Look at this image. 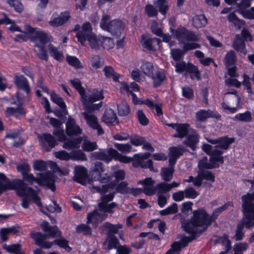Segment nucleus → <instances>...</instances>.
Returning <instances> with one entry per match:
<instances>
[{"mask_svg": "<svg viewBox=\"0 0 254 254\" xmlns=\"http://www.w3.org/2000/svg\"><path fill=\"white\" fill-rule=\"evenodd\" d=\"M81 30L76 33V37L78 42L81 45H84L86 41L89 43L90 47L92 49L98 50L100 47L104 49L111 48L107 43L111 42V39L108 37H103L97 39L96 35L92 32V27L89 21L85 22L81 26Z\"/></svg>", "mask_w": 254, "mask_h": 254, "instance_id": "obj_1", "label": "nucleus"}, {"mask_svg": "<svg viewBox=\"0 0 254 254\" xmlns=\"http://www.w3.org/2000/svg\"><path fill=\"white\" fill-rule=\"evenodd\" d=\"M212 224L209 221V214L204 208L194 210L193 215L190 220L181 222V225L186 233L196 231L199 235L205 232Z\"/></svg>", "mask_w": 254, "mask_h": 254, "instance_id": "obj_2", "label": "nucleus"}, {"mask_svg": "<svg viewBox=\"0 0 254 254\" xmlns=\"http://www.w3.org/2000/svg\"><path fill=\"white\" fill-rule=\"evenodd\" d=\"M30 237L34 241L35 245L42 249H50L54 245H56L65 249L67 252H69L72 249L69 246L68 241L62 236L60 238L56 239L52 242L45 241L47 239V235H43L40 232L32 231L30 233Z\"/></svg>", "mask_w": 254, "mask_h": 254, "instance_id": "obj_3", "label": "nucleus"}, {"mask_svg": "<svg viewBox=\"0 0 254 254\" xmlns=\"http://www.w3.org/2000/svg\"><path fill=\"white\" fill-rule=\"evenodd\" d=\"M110 16L108 15H103L100 23V26L104 31L110 32L117 38H120L122 32L124 29L123 22L118 19H114L109 22Z\"/></svg>", "mask_w": 254, "mask_h": 254, "instance_id": "obj_4", "label": "nucleus"}, {"mask_svg": "<svg viewBox=\"0 0 254 254\" xmlns=\"http://www.w3.org/2000/svg\"><path fill=\"white\" fill-rule=\"evenodd\" d=\"M24 183L19 180H10L4 174L0 173V195L7 190H14L17 195H23L22 185Z\"/></svg>", "mask_w": 254, "mask_h": 254, "instance_id": "obj_5", "label": "nucleus"}, {"mask_svg": "<svg viewBox=\"0 0 254 254\" xmlns=\"http://www.w3.org/2000/svg\"><path fill=\"white\" fill-rule=\"evenodd\" d=\"M15 180H19L24 183L23 185H22V188L24 190L22 192L23 195L28 194L32 197L33 202L36 203L38 206H41L42 205L40 198L38 196L36 190L32 188L28 187V185H32L34 182L38 184V178L35 177L32 174L28 173L22 176V180L19 179H15ZM21 196H22V195Z\"/></svg>", "mask_w": 254, "mask_h": 254, "instance_id": "obj_6", "label": "nucleus"}, {"mask_svg": "<svg viewBox=\"0 0 254 254\" xmlns=\"http://www.w3.org/2000/svg\"><path fill=\"white\" fill-rule=\"evenodd\" d=\"M169 31L174 34L176 39L180 43H183L185 41L197 42L199 41L198 35L185 27H179L176 29L170 27Z\"/></svg>", "mask_w": 254, "mask_h": 254, "instance_id": "obj_7", "label": "nucleus"}, {"mask_svg": "<svg viewBox=\"0 0 254 254\" xmlns=\"http://www.w3.org/2000/svg\"><path fill=\"white\" fill-rule=\"evenodd\" d=\"M130 94L132 97V103L134 105H145L151 110L155 109L156 115L159 117H163V112L162 108V104H155L154 102L149 98L140 100L138 99L137 95L133 92L130 91Z\"/></svg>", "mask_w": 254, "mask_h": 254, "instance_id": "obj_8", "label": "nucleus"}, {"mask_svg": "<svg viewBox=\"0 0 254 254\" xmlns=\"http://www.w3.org/2000/svg\"><path fill=\"white\" fill-rule=\"evenodd\" d=\"M38 184L39 185L46 186L48 189L55 192L56 190L54 175L50 172L41 173L38 178Z\"/></svg>", "mask_w": 254, "mask_h": 254, "instance_id": "obj_9", "label": "nucleus"}, {"mask_svg": "<svg viewBox=\"0 0 254 254\" xmlns=\"http://www.w3.org/2000/svg\"><path fill=\"white\" fill-rule=\"evenodd\" d=\"M70 18V12L65 10L61 12L60 15L56 12H54L51 17V20L49 21L50 26L54 27H58L66 23Z\"/></svg>", "mask_w": 254, "mask_h": 254, "instance_id": "obj_10", "label": "nucleus"}, {"mask_svg": "<svg viewBox=\"0 0 254 254\" xmlns=\"http://www.w3.org/2000/svg\"><path fill=\"white\" fill-rule=\"evenodd\" d=\"M13 83L18 89L24 91L27 95L31 93L28 80L23 74L15 73L13 77Z\"/></svg>", "mask_w": 254, "mask_h": 254, "instance_id": "obj_11", "label": "nucleus"}, {"mask_svg": "<svg viewBox=\"0 0 254 254\" xmlns=\"http://www.w3.org/2000/svg\"><path fill=\"white\" fill-rule=\"evenodd\" d=\"M16 97L18 102L17 107L16 108L13 107L6 108L4 111V115L6 118L13 116L16 119H18L19 116L25 115L26 113V110L22 107L23 102L21 101L20 98L18 96H17Z\"/></svg>", "mask_w": 254, "mask_h": 254, "instance_id": "obj_12", "label": "nucleus"}, {"mask_svg": "<svg viewBox=\"0 0 254 254\" xmlns=\"http://www.w3.org/2000/svg\"><path fill=\"white\" fill-rule=\"evenodd\" d=\"M140 43L142 46L150 52H155L156 50L155 45H159L161 40L156 37L151 38L148 35L143 34L141 35Z\"/></svg>", "mask_w": 254, "mask_h": 254, "instance_id": "obj_13", "label": "nucleus"}, {"mask_svg": "<svg viewBox=\"0 0 254 254\" xmlns=\"http://www.w3.org/2000/svg\"><path fill=\"white\" fill-rule=\"evenodd\" d=\"M39 142L42 147H46L45 150L49 151L57 144V140L55 137L49 133H43L41 136L38 137Z\"/></svg>", "mask_w": 254, "mask_h": 254, "instance_id": "obj_14", "label": "nucleus"}, {"mask_svg": "<svg viewBox=\"0 0 254 254\" xmlns=\"http://www.w3.org/2000/svg\"><path fill=\"white\" fill-rule=\"evenodd\" d=\"M209 118L220 120L221 116L217 112H213L209 109H200L196 113V120L199 122H205Z\"/></svg>", "mask_w": 254, "mask_h": 254, "instance_id": "obj_15", "label": "nucleus"}, {"mask_svg": "<svg viewBox=\"0 0 254 254\" xmlns=\"http://www.w3.org/2000/svg\"><path fill=\"white\" fill-rule=\"evenodd\" d=\"M90 114L85 112L83 113L84 118L88 125L92 129H96L98 134H104V131L98 123L97 117L94 114Z\"/></svg>", "mask_w": 254, "mask_h": 254, "instance_id": "obj_16", "label": "nucleus"}, {"mask_svg": "<svg viewBox=\"0 0 254 254\" xmlns=\"http://www.w3.org/2000/svg\"><path fill=\"white\" fill-rule=\"evenodd\" d=\"M65 132L69 136L78 135L82 133V129L76 125L75 120L69 117L65 124Z\"/></svg>", "mask_w": 254, "mask_h": 254, "instance_id": "obj_17", "label": "nucleus"}, {"mask_svg": "<svg viewBox=\"0 0 254 254\" xmlns=\"http://www.w3.org/2000/svg\"><path fill=\"white\" fill-rule=\"evenodd\" d=\"M88 177L87 170L82 166H76L74 170L73 180L77 183L84 185Z\"/></svg>", "mask_w": 254, "mask_h": 254, "instance_id": "obj_18", "label": "nucleus"}, {"mask_svg": "<svg viewBox=\"0 0 254 254\" xmlns=\"http://www.w3.org/2000/svg\"><path fill=\"white\" fill-rule=\"evenodd\" d=\"M242 209L243 216L241 221L237 225V231H243L244 227L247 229L254 227V220L245 210Z\"/></svg>", "mask_w": 254, "mask_h": 254, "instance_id": "obj_19", "label": "nucleus"}, {"mask_svg": "<svg viewBox=\"0 0 254 254\" xmlns=\"http://www.w3.org/2000/svg\"><path fill=\"white\" fill-rule=\"evenodd\" d=\"M139 183L143 185L142 191L146 195L152 196L156 193L155 181L152 178H146L143 180L140 181Z\"/></svg>", "mask_w": 254, "mask_h": 254, "instance_id": "obj_20", "label": "nucleus"}, {"mask_svg": "<svg viewBox=\"0 0 254 254\" xmlns=\"http://www.w3.org/2000/svg\"><path fill=\"white\" fill-rule=\"evenodd\" d=\"M104 98L102 90H98L97 89L94 88L91 91V93L88 96L86 94V91L84 93L83 98H81L82 103L91 102L94 103L98 101L103 100Z\"/></svg>", "mask_w": 254, "mask_h": 254, "instance_id": "obj_21", "label": "nucleus"}, {"mask_svg": "<svg viewBox=\"0 0 254 254\" xmlns=\"http://www.w3.org/2000/svg\"><path fill=\"white\" fill-rule=\"evenodd\" d=\"M104 219V215L99 213L97 210L94 209L88 213L86 223L92 224L93 227H96Z\"/></svg>", "mask_w": 254, "mask_h": 254, "instance_id": "obj_22", "label": "nucleus"}, {"mask_svg": "<svg viewBox=\"0 0 254 254\" xmlns=\"http://www.w3.org/2000/svg\"><path fill=\"white\" fill-rule=\"evenodd\" d=\"M153 80V86L154 88L160 87L166 80V76L164 70L159 68L155 73H153L151 76Z\"/></svg>", "mask_w": 254, "mask_h": 254, "instance_id": "obj_23", "label": "nucleus"}, {"mask_svg": "<svg viewBox=\"0 0 254 254\" xmlns=\"http://www.w3.org/2000/svg\"><path fill=\"white\" fill-rule=\"evenodd\" d=\"M199 141V136L195 132L193 133L188 134L186 136V139L183 141V144L194 151L196 150L197 144Z\"/></svg>", "mask_w": 254, "mask_h": 254, "instance_id": "obj_24", "label": "nucleus"}, {"mask_svg": "<svg viewBox=\"0 0 254 254\" xmlns=\"http://www.w3.org/2000/svg\"><path fill=\"white\" fill-rule=\"evenodd\" d=\"M102 120L105 124L115 125L118 123L117 116L115 111L111 109L105 110Z\"/></svg>", "mask_w": 254, "mask_h": 254, "instance_id": "obj_25", "label": "nucleus"}, {"mask_svg": "<svg viewBox=\"0 0 254 254\" xmlns=\"http://www.w3.org/2000/svg\"><path fill=\"white\" fill-rule=\"evenodd\" d=\"M218 149V148L214 147L213 151L209 155L210 156L209 162L212 164H222L224 163V160L222 156L224 152Z\"/></svg>", "mask_w": 254, "mask_h": 254, "instance_id": "obj_26", "label": "nucleus"}, {"mask_svg": "<svg viewBox=\"0 0 254 254\" xmlns=\"http://www.w3.org/2000/svg\"><path fill=\"white\" fill-rule=\"evenodd\" d=\"M233 48L237 52L246 55L247 51L246 43L239 34H236L232 43Z\"/></svg>", "mask_w": 254, "mask_h": 254, "instance_id": "obj_27", "label": "nucleus"}, {"mask_svg": "<svg viewBox=\"0 0 254 254\" xmlns=\"http://www.w3.org/2000/svg\"><path fill=\"white\" fill-rule=\"evenodd\" d=\"M230 206H233V203L231 201H228L224 203L221 206L215 208L210 215L209 214V221L210 223L216 222L219 215L223 212L226 210Z\"/></svg>", "mask_w": 254, "mask_h": 254, "instance_id": "obj_28", "label": "nucleus"}, {"mask_svg": "<svg viewBox=\"0 0 254 254\" xmlns=\"http://www.w3.org/2000/svg\"><path fill=\"white\" fill-rule=\"evenodd\" d=\"M105 230L107 231V236H116L119 232V230L123 228L121 224H113L109 222H106L103 225Z\"/></svg>", "mask_w": 254, "mask_h": 254, "instance_id": "obj_29", "label": "nucleus"}, {"mask_svg": "<svg viewBox=\"0 0 254 254\" xmlns=\"http://www.w3.org/2000/svg\"><path fill=\"white\" fill-rule=\"evenodd\" d=\"M242 208L246 210L252 207V205L254 204V191L252 193L248 192L241 197Z\"/></svg>", "mask_w": 254, "mask_h": 254, "instance_id": "obj_30", "label": "nucleus"}, {"mask_svg": "<svg viewBox=\"0 0 254 254\" xmlns=\"http://www.w3.org/2000/svg\"><path fill=\"white\" fill-rule=\"evenodd\" d=\"M112 149H114L112 147L109 148L107 150L108 154H106L103 151H95L92 153V156L96 159L109 163L113 159V157L110 155V151Z\"/></svg>", "mask_w": 254, "mask_h": 254, "instance_id": "obj_31", "label": "nucleus"}, {"mask_svg": "<svg viewBox=\"0 0 254 254\" xmlns=\"http://www.w3.org/2000/svg\"><path fill=\"white\" fill-rule=\"evenodd\" d=\"M186 73L189 74L191 80H201V73L198 67L190 62H188V68Z\"/></svg>", "mask_w": 254, "mask_h": 254, "instance_id": "obj_32", "label": "nucleus"}, {"mask_svg": "<svg viewBox=\"0 0 254 254\" xmlns=\"http://www.w3.org/2000/svg\"><path fill=\"white\" fill-rule=\"evenodd\" d=\"M82 138L80 136L72 139L67 138L64 142L63 148L67 150L79 148V144L81 143Z\"/></svg>", "mask_w": 254, "mask_h": 254, "instance_id": "obj_33", "label": "nucleus"}, {"mask_svg": "<svg viewBox=\"0 0 254 254\" xmlns=\"http://www.w3.org/2000/svg\"><path fill=\"white\" fill-rule=\"evenodd\" d=\"M234 137H229L228 136H224L219 137L218 144L215 146V148H218L222 150H227L230 145L234 142Z\"/></svg>", "mask_w": 254, "mask_h": 254, "instance_id": "obj_34", "label": "nucleus"}, {"mask_svg": "<svg viewBox=\"0 0 254 254\" xmlns=\"http://www.w3.org/2000/svg\"><path fill=\"white\" fill-rule=\"evenodd\" d=\"M189 127V124H179L176 130L177 133L173 134V136L180 138L186 137L188 135Z\"/></svg>", "mask_w": 254, "mask_h": 254, "instance_id": "obj_35", "label": "nucleus"}, {"mask_svg": "<svg viewBox=\"0 0 254 254\" xmlns=\"http://www.w3.org/2000/svg\"><path fill=\"white\" fill-rule=\"evenodd\" d=\"M207 23V19L204 14L195 15L192 19L193 26L197 29L204 27Z\"/></svg>", "mask_w": 254, "mask_h": 254, "instance_id": "obj_36", "label": "nucleus"}, {"mask_svg": "<svg viewBox=\"0 0 254 254\" xmlns=\"http://www.w3.org/2000/svg\"><path fill=\"white\" fill-rule=\"evenodd\" d=\"M48 51L51 57L58 62H62L64 58V55L62 51H60L58 48L52 44L48 45Z\"/></svg>", "mask_w": 254, "mask_h": 254, "instance_id": "obj_37", "label": "nucleus"}, {"mask_svg": "<svg viewBox=\"0 0 254 254\" xmlns=\"http://www.w3.org/2000/svg\"><path fill=\"white\" fill-rule=\"evenodd\" d=\"M33 38L38 39L40 43L42 45V46H44L47 43L51 41L52 37L44 31H37L35 32Z\"/></svg>", "mask_w": 254, "mask_h": 254, "instance_id": "obj_38", "label": "nucleus"}, {"mask_svg": "<svg viewBox=\"0 0 254 254\" xmlns=\"http://www.w3.org/2000/svg\"><path fill=\"white\" fill-rule=\"evenodd\" d=\"M117 111L118 115L120 117L127 116L130 112V106L126 101H122L117 105Z\"/></svg>", "mask_w": 254, "mask_h": 254, "instance_id": "obj_39", "label": "nucleus"}, {"mask_svg": "<svg viewBox=\"0 0 254 254\" xmlns=\"http://www.w3.org/2000/svg\"><path fill=\"white\" fill-rule=\"evenodd\" d=\"M103 71L106 78H110L112 77L114 81L116 82H119L121 75L117 73L111 65H106L103 68Z\"/></svg>", "mask_w": 254, "mask_h": 254, "instance_id": "obj_40", "label": "nucleus"}, {"mask_svg": "<svg viewBox=\"0 0 254 254\" xmlns=\"http://www.w3.org/2000/svg\"><path fill=\"white\" fill-rule=\"evenodd\" d=\"M110 155L113 157V159L124 163H128L132 161V158L119 153L116 149H112L110 151Z\"/></svg>", "mask_w": 254, "mask_h": 254, "instance_id": "obj_41", "label": "nucleus"}, {"mask_svg": "<svg viewBox=\"0 0 254 254\" xmlns=\"http://www.w3.org/2000/svg\"><path fill=\"white\" fill-rule=\"evenodd\" d=\"M174 171V168L162 167L161 169V175L162 179L166 182L170 181L172 179Z\"/></svg>", "mask_w": 254, "mask_h": 254, "instance_id": "obj_42", "label": "nucleus"}, {"mask_svg": "<svg viewBox=\"0 0 254 254\" xmlns=\"http://www.w3.org/2000/svg\"><path fill=\"white\" fill-rule=\"evenodd\" d=\"M236 63V56L233 50L228 52L225 57V65L226 67L235 65Z\"/></svg>", "mask_w": 254, "mask_h": 254, "instance_id": "obj_43", "label": "nucleus"}, {"mask_svg": "<svg viewBox=\"0 0 254 254\" xmlns=\"http://www.w3.org/2000/svg\"><path fill=\"white\" fill-rule=\"evenodd\" d=\"M83 108L85 112L92 113L95 111L99 110L102 106V102L97 104H93L91 102L82 103Z\"/></svg>", "mask_w": 254, "mask_h": 254, "instance_id": "obj_44", "label": "nucleus"}, {"mask_svg": "<svg viewBox=\"0 0 254 254\" xmlns=\"http://www.w3.org/2000/svg\"><path fill=\"white\" fill-rule=\"evenodd\" d=\"M51 101L57 104L60 108L66 110V106L64 99L56 93H52L51 94Z\"/></svg>", "mask_w": 254, "mask_h": 254, "instance_id": "obj_45", "label": "nucleus"}, {"mask_svg": "<svg viewBox=\"0 0 254 254\" xmlns=\"http://www.w3.org/2000/svg\"><path fill=\"white\" fill-rule=\"evenodd\" d=\"M188 233L190 234V236H184L181 239L180 241H179L181 245L182 248L186 247L190 242L196 239V238L199 236V235L196 234V231H192V233Z\"/></svg>", "mask_w": 254, "mask_h": 254, "instance_id": "obj_46", "label": "nucleus"}, {"mask_svg": "<svg viewBox=\"0 0 254 254\" xmlns=\"http://www.w3.org/2000/svg\"><path fill=\"white\" fill-rule=\"evenodd\" d=\"M167 3V0H156L154 1L153 4L158 7L161 14L165 15L169 8Z\"/></svg>", "mask_w": 254, "mask_h": 254, "instance_id": "obj_47", "label": "nucleus"}, {"mask_svg": "<svg viewBox=\"0 0 254 254\" xmlns=\"http://www.w3.org/2000/svg\"><path fill=\"white\" fill-rule=\"evenodd\" d=\"M140 68L145 75L150 77L153 73V63L149 62H145L143 63L140 66Z\"/></svg>", "mask_w": 254, "mask_h": 254, "instance_id": "obj_48", "label": "nucleus"}, {"mask_svg": "<svg viewBox=\"0 0 254 254\" xmlns=\"http://www.w3.org/2000/svg\"><path fill=\"white\" fill-rule=\"evenodd\" d=\"M70 82L72 86L78 91L80 98H83L86 90L82 86L80 80L78 79H71Z\"/></svg>", "mask_w": 254, "mask_h": 254, "instance_id": "obj_49", "label": "nucleus"}, {"mask_svg": "<svg viewBox=\"0 0 254 254\" xmlns=\"http://www.w3.org/2000/svg\"><path fill=\"white\" fill-rule=\"evenodd\" d=\"M185 150L181 147L171 146L169 148V156L178 159L183 155Z\"/></svg>", "mask_w": 254, "mask_h": 254, "instance_id": "obj_50", "label": "nucleus"}, {"mask_svg": "<svg viewBox=\"0 0 254 254\" xmlns=\"http://www.w3.org/2000/svg\"><path fill=\"white\" fill-rule=\"evenodd\" d=\"M2 248L9 253L17 254L21 251V246L19 244H14L10 245L4 244L2 246Z\"/></svg>", "mask_w": 254, "mask_h": 254, "instance_id": "obj_51", "label": "nucleus"}, {"mask_svg": "<svg viewBox=\"0 0 254 254\" xmlns=\"http://www.w3.org/2000/svg\"><path fill=\"white\" fill-rule=\"evenodd\" d=\"M106 241L108 242V249H117L121 246L120 242L116 236H107Z\"/></svg>", "mask_w": 254, "mask_h": 254, "instance_id": "obj_52", "label": "nucleus"}, {"mask_svg": "<svg viewBox=\"0 0 254 254\" xmlns=\"http://www.w3.org/2000/svg\"><path fill=\"white\" fill-rule=\"evenodd\" d=\"M89 224H81L78 225L76 228L77 233H82L83 235H90L92 234V229L88 225Z\"/></svg>", "mask_w": 254, "mask_h": 254, "instance_id": "obj_53", "label": "nucleus"}, {"mask_svg": "<svg viewBox=\"0 0 254 254\" xmlns=\"http://www.w3.org/2000/svg\"><path fill=\"white\" fill-rule=\"evenodd\" d=\"M82 149L87 152L92 151L98 148L96 142H91L87 139H84L82 144Z\"/></svg>", "mask_w": 254, "mask_h": 254, "instance_id": "obj_54", "label": "nucleus"}, {"mask_svg": "<svg viewBox=\"0 0 254 254\" xmlns=\"http://www.w3.org/2000/svg\"><path fill=\"white\" fill-rule=\"evenodd\" d=\"M85 154L81 150H72L71 151V160H87Z\"/></svg>", "mask_w": 254, "mask_h": 254, "instance_id": "obj_55", "label": "nucleus"}, {"mask_svg": "<svg viewBox=\"0 0 254 254\" xmlns=\"http://www.w3.org/2000/svg\"><path fill=\"white\" fill-rule=\"evenodd\" d=\"M7 3L10 7L14 8L16 12L21 13L23 11V6L21 0H7Z\"/></svg>", "mask_w": 254, "mask_h": 254, "instance_id": "obj_56", "label": "nucleus"}, {"mask_svg": "<svg viewBox=\"0 0 254 254\" xmlns=\"http://www.w3.org/2000/svg\"><path fill=\"white\" fill-rule=\"evenodd\" d=\"M156 192L158 190L157 194H163L170 190V188L169 187V184L165 182H162L157 184L155 186Z\"/></svg>", "mask_w": 254, "mask_h": 254, "instance_id": "obj_57", "label": "nucleus"}, {"mask_svg": "<svg viewBox=\"0 0 254 254\" xmlns=\"http://www.w3.org/2000/svg\"><path fill=\"white\" fill-rule=\"evenodd\" d=\"M48 234H43L47 235V237H52L53 238H58L62 236V232L58 229L57 226H52L47 232Z\"/></svg>", "mask_w": 254, "mask_h": 254, "instance_id": "obj_58", "label": "nucleus"}, {"mask_svg": "<svg viewBox=\"0 0 254 254\" xmlns=\"http://www.w3.org/2000/svg\"><path fill=\"white\" fill-rule=\"evenodd\" d=\"M235 118L240 121L250 122L252 121V114L250 111H247L243 113H239L235 115Z\"/></svg>", "mask_w": 254, "mask_h": 254, "instance_id": "obj_59", "label": "nucleus"}, {"mask_svg": "<svg viewBox=\"0 0 254 254\" xmlns=\"http://www.w3.org/2000/svg\"><path fill=\"white\" fill-rule=\"evenodd\" d=\"M104 64V59L97 55L93 57L91 60L92 66L95 69L101 68L103 65Z\"/></svg>", "mask_w": 254, "mask_h": 254, "instance_id": "obj_60", "label": "nucleus"}, {"mask_svg": "<svg viewBox=\"0 0 254 254\" xmlns=\"http://www.w3.org/2000/svg\"><path fill=\"white\" fill-rule=\"evenodd\" d=\"M200 175L203 179L209 181L211 183L215 182V177L214 174L211 171L208 170H199Z\"/></svg>", "mask_w": 254, "mask_h": 254, "instance_id": "obj_61", "label": "nucleus"}, {"mask_svg": "<svg viewBox=\"0 0 254 254\" xmlns=\"http://www.w3.org/2000/svg\"><path fill=\"white\" fill-rule=\"evenodd\" d=\"M66 60L67 63L70 65L75 67V68H79L81 67V63L77 57L75 56L67 55Z\"/></svg>", "mask_w": 254, "mask_h": 254, "instance_id": "obj_62", "label": "nucleus"}, {"mask_svg": "<svg viewBox=\"0 0 254 254\" xmlns=\"http://www.w3.org/2000/svg\"><path fill=\"white\" fill-rule=\"evenodd\" d=\"M145 12L148 17H156L158 14L157 9L151 4H147L145 5Z\"/></svg>", "mask_w": 254, "mask_h": 254, "instance_id": "obj_63", "label": "nucleus"}, {"mask_svg": "<svg viewBox=\"0 0 254 254\" xmlns=\"http://www.w3.org/2000/svg\"><path fill=\"white\" fill-rule=\"evenodd\" d=\"M185 196L187 198L194 199L198 195L199 193L192 187H189L184 190Z\"/></svg>", "mask_w": 254, "mask_h": 254, "instance_id": "obj_64", "label": "nucleus"}]
</instances>
